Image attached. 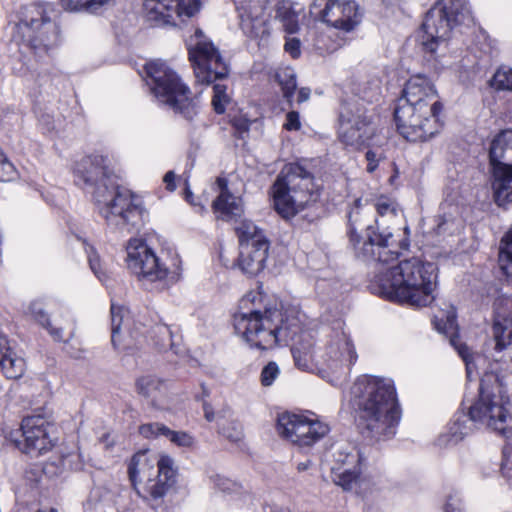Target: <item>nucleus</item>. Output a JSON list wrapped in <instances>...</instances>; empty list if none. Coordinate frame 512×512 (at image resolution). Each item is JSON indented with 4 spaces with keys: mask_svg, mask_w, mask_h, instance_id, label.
Segmentation results:
<instances>
[{
    "mask_svg": "<svg viewBox=\"0 0 512 512\" xmlns=\"http://www.w3.org/2000/svg\"><path fill=\"white\" fill-rule=\"evenodd\" d=\"M74 175L93 195L101 216L109 229L120 234L138 230L143 222L144 208L128 189L120 188L101 155L87 156L76 162Z\"/></svg>",
    "mask_w": 512,
    "mask_h": 512,
    "instance_id": "1",
    "label": "nucleus"
},
{
    "mask_svg": "<svg viewBox=\"0 0 512 512\" xmlns=\"http://www.w3.org/2000/svg\"><path fill=\"white\" fill-rule=\"evenodd\" d=\"M352 394L366 437L380 441L396 434L401 409L392 379L359 378L352 387Z\"/></svg>",
    "mask_w": 512,
    "mask_h": 512,
    "instance_id": "2",
    "label": "nucleus"
},
{
    "mask_svg": "<svg viewBox=\"0 0 512 512\" xmlns=\"http://www.w3.org/2000/svg\"><path fill=\"white\" fill-rule=\"evenodd\" d=\"M260 295L250 292L242 297L239 311L234 314V328L251 347L261 350L272 349L279 344L292 340L300 331L298 320L284 317L277 308L256 306Z\"/></svg>",
    "mask_w": 512,
    "mask_h": 512,
    "instance_id": "3",
    "label": "nucleus"
},
{
    "mask_svg": "<svg viewBox=\"0 0 512 512\" xmlns=\"http://www.w3.org/2000/svg\"><path fill=\"white\" fill-rule=\"evenodd\" d=\"M435 265L413 257L400 261L378 276L381 293L388 299L414 307H425L434 300Z\"/></svg>",
    "mask_w": 512,
    "mask_h": 512,
    "instance_id": "4",
    "label": "nucleus"
},
{
    "mask_svg": "<svg viewBox=\"0 0 512 512\" xmlns=\"http://www.w3.org/2000/svg\"><path fill=\"white\" fill-rule=\"evenodd\" d=\"M291 351L298 369L317 373L331 383L338 379L339 374L350 370L358 358L350 335L344 331L341 323L323 349L315 352L313 343L304 340L295 344Z\"/></svg>",
    "mask_w": 512,
    "mask_h": 512,
    "instance_id": "5",
    "label": "nucleus"
},
{
    "mask_svg": "<svg viewBox=\"0 0 512 512\" xmlns=\"http://www.w3.org/2000/svg\"><path fill=\"white\" fill-rule=\"evenodd\" d=\"M473 16L466 0H441L430 9L421 28L420 43L423 50L436 56L444 51L452 29L458 25H470Z\"/></svg>",
    "mask_w": 512,
    "mask_h": 512,
    "instance_id": "6",
    "label": "nucleus"
},
{
    "mask_svg": "<svg viewBox=\"0 0 512 512\" xmlns=\"http://www.w3.org/2000/svg\"><path fill=\"white\" fill-rule=\"evenodd\" d=\"M276 212L284 219L294 217L306 205L316 200L314 177L301 165H286L272 188Z\"/></svg>",
    "mask_w": 512,
    "mask_h": 512,
    "instance_id": "7",
    "label": "nucleus"
},
{
    "mask_svg": "<svg viewBox=\"0 0 512 512\" xmlns=\"http://www.w3.org/2000/svg\"><path fill=\"white\" fill-rule=\"evenodd\" d=\"M145 70L150 80L148 84L157 100L185 118L192 119L196 114L195 102L189 87L175 71L161 60L150 61L145 65Z\"/></svg>",
    "mask_w": 512,
    "mask_h": 512,
    "instance_id": "8",
    "label": "nucleus"
},
{
    "mask_svg": "<svg viewBox=\"0 0 512 512\" xmlns=\"http://www.w3.org/2000/svg\"><path fill=\"white\" fill-rule=\"evenodd\" d=\"M158 474L155 478H148L144 483L138 480L140 475H146L147 470L153 469L148 463L145 452L136 453L128 466L129 479L137 495L144 501L159 505L164 496L176 482V469L174 460L168 455H160L157 461Z\"/></svg>",
    "mask_w": 512,
    "mask_h": 512,
    "instance_id": "9",
    "label": "nucleus"
},
{
    "mask_svg": "<svg viewBox=\"0 0 512 512\" xmlns=\"http://www.w3.org/2000/svg\"><path fill=\"white\" fill-rule=\"evenodd\" d=\"M360 205L361 200L357 199L348 216L350 223L349 237L356 256L364 261L374 260L380 263H388L396 259L398 253L390 248L391 232L386 229L379 231L378 226L369 225L364 240L356 234L355 224L358 222Z\"/></svg>",
    "mask_w": 512,
    "mask_h": 512,
    "instance_id": "10",
    "label": "nucleus"
},
{
    "mask_svg": "<svg viewBox=\"0 0 512 512\" xmlns=\"http://www.w3.org/2000/svg\"><path fill=\"white\" fill-rule=\"evenodd\" d=\"M189 60L191 61L196 81L209 85L229 73L228 65L219 50L197 29L188 40Z\"/></svg>",
    "mask_w": 512,
    "mask_h": 512,
    "instance_id": "11",
    "label": "nucleus"
},
{
    "mask_svg": "<svg viewBox=\"0 0 512 512\" xmlns=\"http://www.w3.org/2000/svg\"><path fill=\"white\" fill-rule=\"evenodd\" d=\"M16 28L23 40L40 56L48 54L58 43V28L40 5L26 7Z\"/></svg>",
    "mask_w": 512,
    "mask_h": 512,
    "instance_id": "12",
    "label": "nucleus"
},
{
    "mask_svg": "<svg viewBox=\"0 0 512 512\" xmlns=\"http://www.w3.org/2000/svg\"><path fill=\"white\" fill-rule=\"evenodd\" d=\"M440 111L417 105L397 102L394 118L399 133L408 141H426L439 132L441 124L438 119Z\"/></svg>",
    "mask_w": 512,
    "mask_h": 512,
    "instance_id": "13",
    "label": "nucleus"
},
{
    "mask_svg": "<svg viewBox=\"0 0 512 512\" xmlns=\"http://www.w3.org/2000/svg\"><path fill=\"white\" fill-rule=\"evenodd\" d=\"M128 268L140 280L146 282H161L178 280V267L171 270L156 256L154 251L145 243L130 241L127 247Z\"/></svg>",
    "mask_w": 512,
    "mask_h": 512,
    "instance_id": "14",
    "label": "nucleus"
},
{
    "mask_svg": "<svg viewBox=\"0 0 512 512\" xmlns=\"http://www.w3.org/2000/svg\"><path fill=\"white\" fill-rule=\"evenodd\" d=\"M338 136L342 143L354 149L373 144L375 128L363 107L342 108Z\"/></svg>",
    "mask_w": 512,
    "mask_h": 512,
    "instance_id": "15",
    "label": "nucleus"
},
{
    "mask_svg": "<svg viewBox=\"0 0 512 512\" xmlns=\"http://www.w3.org/2000/svg\"><path fill=\"white\" fill-rule=\"evenodd\" d=\"M310 14L315 19L344 32L352 31L361 20L359 8L354 1L314 0Z\"/></svg>",
    "mask_w": 512,
    "mask_h": 512,
    "instance_id": "16",
    "label": "nucleus"
},
{
    "mask_svg": "<svg viewBox=\"0 0 512 512\" xmlns=\"http://www.w3.org/2000/svg\"><path fill=\"white\" fill-rule=\"evenodd\" d=\"M470 421L479 422L499 434L506 435L509 425V414L502 398L491 393L481 383L479 398L469 409Z\"/></svg>",
    "mask_w": 512,
    "mask_h": 512,
    "instance_id": "17",
    "label": "nucleus"
},
{
    "mask_svg": "<svg viewBox=\"0 0 512 512\" xmlns=\"http://www.w3.org/2000/svg\"><path fill=\"white\" fill-rule=\"evenodd\" d=\"M201 4V0H145L143 7L148 21L176 26L196 15Z\"/></svg>",
    "mask_w": 512,
    "mask_h": 512,
    "instance_id": "18",
    "label": "nucleus"
},
{
    "mask_svg": "<svg viewBox=\"0 0 512 512\" xmlns=\"http://www.w3.org/2000/svg\"><path fill=\"white\" fill-rule=\"evenodd\" d=\"M52 426L41 415L27 416L22 420L21 431L24 437L23 451L28 454L39 455L53 446L50 436Z\"/></svg>",
    "mask_w": 512,
    "mask_h": 512,
    "instance_id": "19",
    "label": "nucleus"
},
{
    "mask_svg": "<svg viewBox=\"0 0 512 512\" xmlns=\"http://www.w3.org/2000/svg\"><path fill=\"white\" fill-rule=\"evenodd\" d=\"M398 102L417 105L418 110H421L422 106L436 111L442 109L433 84L422 75L413 76L406 82Z\"/></svg>",
    "mask_w": 512,
    "mask_h": 512,
    "instance_id": "20",
    "label": "nucleus"
},
{
    "mask_svg": "<svg viewBox=\"0 0 512 512\" xmlns=\"http://www.w3.org/2000/svg\"><path fill=\"white\" fill-rule=\"evenodd\" d=\"M29 312L32 318L49 333L53 340L68 342L75 336V320L69 312L60 314V322L58 319L52 321L43 304L38 301L30 304Z\"/></svg>",
    "mask_w": 512,
    "mask_h": 512,
    "instance_id": "21",
    "label": "nucleus"
},
{
    "mask_svg": "<svg viewBox=\"0 0 512 512\" xmlns=\"http://www.w3.org/2000/svg\"><path fill=\"white\" fill-rule=\"evenodd\" d=\"M240 26L250 37H264L269 34V23L273 18L272 11L266 9V1L250 2L248 8L238 7Z\"/></svg>",
    "mask_w": 512,
    "mask_h": 512,
    "instance_id": "22",
    "label": "nucleus"
},
{
    "mask_svg": "<svg viewBox=\"0 0 512 512\" xmlns=\"http://www.w3.org/2000/svg\"><path fill=\"white\" fill-rule=\"evenodd\" d=\"M433 323L437 331L450 336V344L457 350L460 357L464 360L467 375L470 377L472 373V355L468 346L461 343L459 336L456 334L457 322L455 308L449 305L446 311H441L439 314L434 315Z\"/></svg>",
    "mask_w": 512,
    "mask_h": 512,
    "instance_id": "23",
    "label": "nucleus"
},
{
    "mask_svg": "<svg viewBox=\"0 0 512 512\" xmlns=\"http://www.w3.org/2000/svg\"><path fill=\"white\" fill-rule=\"evenodd\" d=\"M135 388L137 393L154 408L165 410L170 407L171 399L167 381L154 375H145L136 380Z\"/></svg>",
    "mask_w": 512,
    "mask_h": 512,
    "instance_id": "24",
    "label": "nucleus"
},
{
    "mask_svg": "<svg viewBox=\"0 0 512 512\" xmlns=\"http://www.w3.org/2000/svg\"><path fill=\"white\" fill-rule=\"evenodd\" d=\"M219 195L212 203V208L218 217L225 221L239 218L243 214V204L239 197L231 194L227 188V181L223 178L216 179Z\"/></svg>",
    "mask_w": 512,
    "mask_h": 512,
    "instance_id": "25",
    "label": "nucleus"
},
{
    "mask_svg": "<svg viewBox=\"0 0 512 512\" xmlns=\"http://www.w3.org/2000/svg\"><path fill=\"white\" fill-rule=\"evenodd\" d=\"M269 243L258 245L244 244L240 247L238 266L246 274L256 275L261 272L268 257Z\"/></svg>",
    "mask_w": 512,
    "mask_h": 512,
    "instance_id": "26",
    "label": "nucleus"
},
{
    "mask_svg": "<svg viewBox=\"0 0 512 512\" xmlns=\"http://www.w3.org/2000/svg\"><path fill=\"white\" fill-rule=\"evenodd\" d=\"M492 190L499 206L512 204V165L496 166L492 170Z\"/></svg>",
    "mask_w": 512,
    "mask_h": 512,
    "instance_id": "27",
    "label": "nucleus"
},
{
    "mask_svg": "<svg viewBox=\"0 0 512 512\" xmlns=\"http://www.w3.org/2000/svg\"><path fill=\"white\" fill-rule=\"evenodd\" d=\"M139 432L146 438L164 436L171 443L179 446L190 448L195 444V438L185 431L171 430L161 423H147L139 427Z\"/></svg>",
    "mask_w": 512,
    "mask_h": 512,
    "instance_id": "28",
    "label": "nucleus"
},
{
    "mask_svg": "<svg viewBox=\"0 0 512 512\" xmlns=\"http://www.w3.org/2000/svg\"><path fill=\"white\" fill-rule=\"evenodd\" d=\"M297 429L294 444L299 446H311L329 432L327 424L316 419H308L304 416H301Z\"/></svg>",
    "mask_w": 512,
    "mask_h": 512,
    "instance_id": "29",
    "label": "nucleus"
},
{
    "mask_svg": "<svg viewBox=\"0 0 512 512\" xmlns=\"http://www.w3.org/2000/svg\"><path fill=\"white\" fill-rule=\"evenodd\" d=\"M266 9L272 11L273 18L280 20L284 29L293 34L299 29L298 14L287 0H266Z\"/></svg>",
    "mask_w": 512,
    "mask_h": 512,
    "instance_id": "30",
    "label": "nucleus"
},
{
    "mask_svg": "<svg viewBox=\"0 0 512 512\" xmlns=\"http://www.w3.org/2000/svg\"><path fill=\"white\" fill-rule=\"evenodd\" d=\"M489 158L492 170L496 166L509 165L507 161L512 160V131H503L492 140Z\"/></svg>",
    "mask_w": 512,
    "mask_h": 512,
    "instance_id": "31",
    "label": "nucleus"
},
{
    "mask_svg": "<svg viewBox=\"0 0 512 512\" xmlns=\"http://www.w3.org/2000/svg\"><path fill=\"white\" fill-rule=\"evenodd\" d=\"M5 339H0V366L8 379H19L23 376L26 363L11 348L5 347Z\"/></svg>",
    "mask_w": 512,
    "mask_h": 512,
    "instance_id": "32",
    "label": "nucleus"
},
{
    "mask_svg": "<svg viewBox=\"0 0 512 512\" xmlns=\"http://www.w3.org/2000/svg\"><path fill=\"white\" fill-rule=\"evenodd\" d=\"M334 466L341 468H362L365 458L356 445L352 443L337 444L333 448Z\"/></svg>",
    "mask_w": 512,
    "mask_h": 512,
    "instance_id": "33",
    "label": "nucleus"
},
{
    "mask_svg": "<svg viewBox=\"0 0 512 512\" xmlns=\"http://www.w3.org/2000/svg\"><path fill=\"white\" fill-rule=\"evenodd\" d=\"M124 327V330L129 333V335L134 338V332L132 326H134V321L130 315V312L122 307L116 306L115 304L111 305V342L114 347H117V337L121 330V327Z\"/></svg>",
    "mask_w": 512,
    "mask_h": 512,
    "instance_id": "34",
    "label": "nucleus"
},
{
    "mask_svg": "<svg viewBox=\"0 0 512 512\" xmlns=\"http://www.w3.org/2000/svg\"><path fill=\"white\" fill-rule=\"evenodd\" d=\"M362 468H341L332 467L333 481L336 485L341 486L346 491H355L360 493Z\"/></svg>",
    "mask_w": 512,
    "mask_h": 512,
    "instance_id": "35",
    "label": "nucleus"
},
{
    "mask_svg": "<svg viewBox=\"0 0 512 512\" xmlns=\"http://www.w3.org/2000/svg\"><path fill=\"white\" fill-rule=\"evenodd\" d=\"M239 238V246L244 244L258 245L260 243H269L264 231L251 220L244 219L239 222L235 228Z\"/></svg>",
    "mask_w": 512,
    "mask_h": 512,
    "instance_id": "36",
    "label": "nucleus"
},
{
    "mask_svg": "<svg viewBox=\"0 0 512 512\" xmlns=\"http://www.w3.org/2000/svg\"><path fill=\"white\" fill-rule=\"evenodd\" d=\"M495 351L501 352L512 346V316L504 318L503 321L496 320L492 327Z\"/></svg>",
    "mask_w": 512,
    "mask_h": 512,
    "instance_id": "37",
    "label": "nucleus"
},
{
    "mask_svg": "<svg viewBox=\"0 0 512 512\" xmlns=\"http://www.w3.org/2000/svg\"><path fill=\"white\" fill-rule=\"evenodd\" d=\"M301 416L302 415L292 413L280 414L278 416L276 425V429L279 436L294 443L298 431L297 427L300 424Z\"/></svg>",
    "mask_w": 512,
    "mask_h": 512,
    "instance_id": "38",
    "label": "nucleus"
},
{
    "mask_svg": "<svg viewBox=\"0 0 512 512\" xmlns=\"http://www.w3.org/2000/svg\"><path fill=\"white\" fill-rule=\"evenodd\" d=\"M275 76L282 88L283 96L288 102H291L297 87L295 71L290 67H284L278 69Z\"/></svg>",
    "mask_w": 512,
    "mask_h": 512,
    "instance_id": "39",
    "label": "nucleus"
},
{
    "mask_svg": "<svg viewBox=\"0 0 512 512\" xmlns=\"http://www.w3.org/2000/svg\"><path fill=\"white\" fill-rule=\"evenodd\" d=\"M111 0H60L61 6L68 11L96 12Z\"/></svg>",
    "mask_w": 512,
    "mask_h": 512,
    "instance_id": "40",
    "label": "nucleus"
},
{
    "mask_svg": "<svg viewBox=\"0 0 512 512\" xmlns=\"http://www.w3.org/2000/svg\"><path fill=\"white\" fill-rule=\"evenodd\" d=\"M214 486L221 492L226 494H239L243 490V486L240 482L232 480L223 475H213L210 477Z\"/></svg>",
    "mask_w": 512,
    "mask_h": 512,
    "instance_id": "41",
    "label": "nucleus"
},
{
    "mask_svg": "<svg viewBox=\"0 0 512 512\" xmlns=\"http://www.w3.org/2000/svg\"><path fill=\"white\" fill-rule=\"evenodd\" d=\"M491 85L498 90L512 91V69L509 67H500L494 74Z\"/></svg>",
    "mask_w": 512,
    "mask_h": 512,
    "instance_id": "42",
    "label": "nucleus"
},
{
    "mask_svg": "<svg viewBox=\"0 0 512 512\" xmlns=\"http://www.w3.org/2000/svg\"><path fill=\"white\" fill-rule=\"evenodd\" d=\"M230 97L227 94V87L223 84H214L213 86V97L212 105L214 110L218 114H222L225 111L226 104L229 102Z\"/></svg>",
    "mask_w": 512,
    "mask_h": 512,
    "instance_id": "43",
    "label": "nucleus"
},
{
    "mask_svg": "<svg viewBox=\"0 0 512 512\" xmlns=\"http://www.w3.org/2000/svg\"><path fill=\"white\" fill-rule=\"evenodd\" d=\"M154 334L156 339V345L160 350H167L172 348V332L170 328L165 324H158L154 327Z\"/></svg>",
    "mask_w": 512,
    "mask_h": 512,
    "instance_id": "44",
    "label": "nucleus"
},
{
    "mask_svg": "<svg viewBox=\"0 0 512 512\" xmlns=\"http://www.w3.org/2000/svg\"><path fill=\"white\" fill-rule=\"evenodd\" d=\"M220 433L232 442H238L243 437L242 425L237 421H229L220 425Z\"/></svg>",
    "mask_w": 512,
    "mask_h": 512,
    "instance_id": "45",
    "label": "nucleus"
},
{
    "mask_svg": "<svg viewBox=\"0 0 512 512\" xmlns=\"http://www.w3.org/2000/svg\"><path fill=\"white\" fill-rule=\"evenodd\" d=\"M469 420L465 418V416L462 417V419H457L452 426L450 427V442L457 443L458 441L462 440L465 435L469 434L471 431V427L467 425Z\"/></svg>",
    "mask_w": 512,
    "mask_h": 512,
    "instance_id": "46",
    "label": "nucleus"
},
{
    "mask_svg": "<svg viewBox=\"0 0 512 512\" xmlns=\"http://www.w3.org/2000/svg\"><path fill=\"white\" fill-rule=\"evenodd\" d=\"M280 374V369L276 362H269L261 371L260 381L263 386H271Z\"/></svg>",
    "mask_w": 512,
    "mask_h": 512,
    "instance_id": "47",
    "label": "nucleus"
},
{
    "mask_svg": "<svg viewBox=\"0 0 512 512\" xmlns=\"http://www.w3.org/2000/svg\"><path fill=\"white\" fill-rule=\"evenodd\" d=\"M443 512H467L463 499L458 494H450L447 496Z\"/></svg>",
    "mask_w": 512,
    "mask_h": 512,
    "instance_id": "48",
    "label": "nucleus"
},
{
    "mask_svg": "<svg viewBox=\"0 0 512 512\" xmlns=\"http://www.w3.org/2000/svg\"><path fill=\"white\" fill-rule=\"evenodd\" d=\"M374 208L377 213L381 216L386 215H395L396 214V204L395 202L388 197H380L374 203Z\"/></svg>",
    "mask_w": 512,
    "mask_h": 512,
    "instance_id": "49",
    "label": "nucleus"
},
{
    "mask_svg": "<svg viewBox=\"0 0 512 512\" xmlns=\"http://www.w3.org/2000/svg\"><path fill=\"white\" fill-rule=\"evenodd\" d=\"M88 261L91 270L95 274V276L100 280L104 281L106 279L105 272L103 271L100 263V259L98 254L94 251V249L91 247L88 251Z\"/></svg>",
    "mask_w": 512,
    "mask_h": 512,
    "instance_id": "50",
    "label": "nucleus"
},
{
    "mask_svg": "<svg viewBox=\"0 0 512 512\" xmlns=\"http://www.w3.org/2000/svg\"><path fill=\"white\" fill-rule=\"evenodd\" d=\"M14 174L15 168L13 164L0 150V181H9L13 178Z\"/></svg>",
    "mask_w": 512,
    "mask_h": 512,
    "instance_id": "51",
    "label": "nucleus"
},
{
    "mask_svg": "<svg viewBox=\"0 0 512 512\" xmlns=\"http://www.w3.org/2000/svg\"><path fill=\"white\" fill-rule=\"evenodd\" d=\"M365 158L367 161V167H366L367 172L373 173L377 169L379 162L381 160H383L385 158V156H384L383 152L380 151L379 149H377V150L369 149L365 154Z\"/></svg>",
    "mask_w": 512,
    "mask_h": 512,
    "instance_id": "52",
    "label": "nucleus"
},
{
    "mask_svg": "<svg viewBox=\"0 0 512 512\" xmlns=\"http://www.w3.org/2000/svg\"><path fill=\"white\" fill-rule=\"evenodd\" d=\"M283 127L288 131L299 130L301 128L299 113L296 111L288 112Z\"/></svg>",
    "mask_w": 512,
    "mask_h": 512,
    "instance_id": "53",
    "label": "nucleus"
},
{
    "mask_svg": "<svg viewBox=\"0 0 512 512\" xmlns=\"http://www.w3.org/2000/svg\"><path fill=\"white\" fill-rule=\"evenodd\" d=\"M251 122L248 119L239 117L233 119V126L239 133L240 137H243V134L248 133Z\"/></svg>",
    "mask_w": 512,
    "mask_h": 512,
    "instance_id": "54",
    "label": "nucleus"
},
{
    "mask_svg": "<svg viewBox=\"0 0 512 512\" xmlns=\"http://www.w3.org/2000/svg\"><path fill=\"white\" fill-rule=\"evenodd\" d=\"M285 50L293 57L300 55V41L296 38L288 39L285 43Z\"/></svg>",
    "mask_w": 512,
    "mask_h": 512,
    "instance_id": "55",
    "label": "nucleus"
},
{
    "mask_svg": "<svg viewBox=\"0 0 512 512\" xmlns=\"http://www.w3.org/2000/svg\"><path fill=\"white\" fill-rule=\"evenodd\" d=\"M163 181L166 184V188L169 191H174L175 190V188H176V185H175V173L173 171H168L165 174V176L163 178Z\"/></svg>",
    "mask_w": 512,
    "mask_h": 512,
    "instance_id": "56",
    "label": "nucleus"
},
{
    "mask_svg": "<svg viewBox=\"0 0 512 512\" xmlns=\"http://www.w3.org/2000/svg\"><path fill=\"white\" fill-rule=\"evenodd\" d=\"M310 97V89L309 88H301L298 92L297 102L303 103L307 101Z\"/></svg>",
    "mask_w": 512,
    "mask_h": 512,
    "instance_id": "57",
    "label": "nucleus"
},
{
    "mask_svg": "<svg viewBox=\"0 0 512 512\" xmlns=\"http://www.w3.org/2000/svg\"><path fill=\"white\" fill-rule=\"evenodd\" d=\"M204 415L207 421L211 422L214 420V412L212 411L211 407L208 405H204Z\"/></svg>",
    "mask_w": 512,
    "mask_h": 512,
    "instance_id": "58",
    "label": "nucleus"
},
{
    "mask_svg": "<svg viewBox=\"0 0 512 512\" xmlns=\"http://www.w3.org/2000/svg\"><path fill=\"white\" fill-rule=\"evenodd\" d=\"M311 465H312L311 460H306V461H303V462H299L297 464V470L299 472L306 471V470H308L311 467Z\"/></svg>",
    "mask_w": 512,
    "mask_h": 512,
    "instance_id": "59",
    "label": "nucleus"
},
{
    "mask_svg": "<svg viewBox=\"0 0 512 512\" xmlns=\"http://www.w3.org/2000/svg\"><path fill=\"white\" fill-rule=\"evenodd\" d=\"M190 198H192V193L187 189L186 190V199L191 202Z\"/></svg>",
    "mask_w": 512,
    "mask_h": 512,
    "instance_id": "60",
    "label": "nucleus"
},
{
    "mask_svg": "<svg viewBox=\"0 0 512 512\" xmlns=\"http://www.w3.org/2000/svg\"><path fill=\"white\" fill-rule=\"evenodd\" d=\"M38 512H56L54 509H49V510H39Z\"/></svg>",
    "mask_w": 512,
    "mask_h": 512,
    "instance_id": "61",
    "label": "nucleus"
},
{
    "mask_svg": "<svg viewBox=\"0 0 512 512\" xmlns=\"http://www.w3.org/2000/svg\"><path fill=\"white\" fill-rule=\"evenodd\" d=\"M376 93L378 92V83H375Z\"/></svg>",
    "mask_w": 512,
    "mask_h": 512,
    "instance_id": "62",
    "label": "nucleus"
}]
</instances>
